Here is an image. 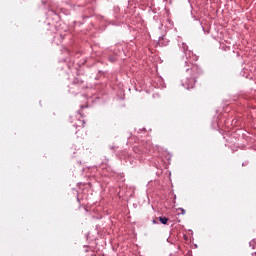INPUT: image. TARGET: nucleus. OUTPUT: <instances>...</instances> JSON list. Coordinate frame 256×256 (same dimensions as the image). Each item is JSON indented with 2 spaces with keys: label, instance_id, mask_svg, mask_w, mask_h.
<instances>
[{
  "label": "nucleus",
  "instance_id": "nucleus-2",
  "mask_svg": "<svg viewBox=\"0 0 256 256\" xmlns=\"http://www.w3.org/2000/svg\"><path fill=\"white\" fill-rule=\"evenodd\" d=\"M180 211H182V215H185V210L183 208H181Z\"/></svg>",
  "mask_w": 256,
  "mask_h": 256
},
{
  "label": "nucleus",
  "instance_id": "nucleus-4",
  "mask_svg": "<svg viewBox=\"0 0 256 256\" xmlns=\"http://www.w3.org/2000/svg\"><path fill=\"white\" fill-rule=\"evenodd\" d=\"M78 134H79V131L76 132V135H78Z\"/></svg>",
  "mask_w": 256,
  "mask_h": 256
},
{
  "label": "nucleus",
  "instance_id": "nucleus-1",
  "mask_svg": "<svg viewBox=\"0 0 256 256\" xmlns=\"http://www.w3.org/2000/svg\"><path fill=\"white\" fill-rule=\"evenodd\" d=\"M159 221L160 223H162V225H167L169 218L167 217H159Z\"/></svg>",
  "mask_w": 256,
  "mask_h": 256
},
{
  "label": "nucleus",
  "instance_id": "nucleus-3",
  "mask_svg": "<svg viewBox=\"0 0 256 256\" xmlns=\"http://www.w3.org/2000/svg\"><path fill=\"white\" fill-rule=\"evenodd\" d=\"M82 127H85V121H82Z\"/></svg>",
  "mask_w": 256,
  "mask_h": 256
}]
</instances>
